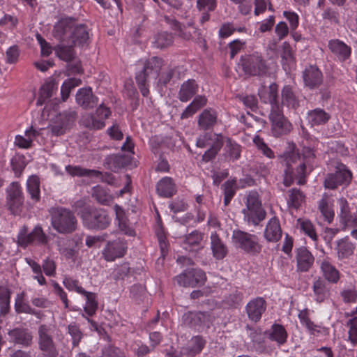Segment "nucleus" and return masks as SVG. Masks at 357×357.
Wrapping results in <instances>:
<instances>
[{"label": "nucleus", "instance_id": "f257e3e1", "mask_svg": "<svg viewBox=\"0 0 357 357\" xmlns=\"http://www.w3.org/2000/svg\"><path fill=\"white\" fill-rule=\"evenodd\" d=\"M54 36L57 39H68L75 46L87 45L90 40L86 26L80 24L73 28L66 21H60L54 26Z\"/></svg>", "mask_w": 357, "mask_h": 357}, {"label": "nucleus", "instance_id": "f03ea898", "mask_svg": "<svg viewBox=\"0 0 357 357\" xmlns=\"http://www.w3.org/2000/svg\"><path fill=\"white\" fill-rule=\"evenodd\" d=\"M49 212L51 225L57 232L66 234L75 231L77 221L71 211L63 207H54L50 208Z\"/></svg>", "mask_w": 357, "mask_h": 357}, {"label": "nucleus", "instance_id": "7ed1b4c3", "mask_svg": "<svg viewBox=\"0 0 357 357\" xmlns=\"http://www.w3.org/2000/svg\"><path fill=\"white\" fill-rule=\"evenodd\" d=\"M243 220L248 225H258L266 216L259 194L250 191L246 196L245 207L242 210Z\"/></svg>", "mask_w": 357, "mask_h": 357}, {"label": "nucleus", "instance_id": "20e7f679", "mask_svg": "<svg viewBox=\"0 0 357 357\" xmlns=\"http://www.w3.org/2000/svg\"><path fill=\"white\" fill-rule=\"evenodd\" d=\"M161 66L162 59L153 56L145 63L143 70L137 73L136 81L143 96L146 97L149 94L148 83L151 79L157 78Z\"/></svg>", "mask_w": 357, "mask_h": 357}, {"label": "nucleus", "instance_id": "39448f33", "mask_svg": "<svg viewBox=\"0 0 357 357\" xmlns=\"http://www.w3.org/2000/svg\"><path fill=\"white\" fill-rule=\"evenodd\" d=\"M37 343L42 357H57L59 351L54 340V329L49 325L41 324L37 329Z\"/></svg>", "mask_w": 357, "mask_h": 357}, {"label": "nucleus", "instance_id": "423d86ee", "mask_svg": "<svg viewBox=\"0 0 357 357\" xmlns=\"http://www.w3.org/2000/svg\"><path fill=\"white\" fill-rule=\"evenodd\" d=\"M82 218L86 227L96 230L105 229L112 221L107 210L101 208H85L82 213Z\"/></svg>", "mask_w": 357, "mask_h": 357}, {"label": "nucleus", "instance_id": "0eeeda50", "mask_svg": "<svg viewBox=\"0 0 357 357\" xmlns=\"http://www.w3.org/2000/svg\"><path fill=\"white\" fill-rule=\"evenodd\" d=\"M232 241L235 246L248 253H259L261 249L259 238L256 235L241 230L233 231Z\"/></svg>", "mask_w": 357, "mask_h": 357}, {"label": "nucleus", "instance_id": "6e6552de", "mask_svg": "<svg viewBox=\"0 0 357 357\" xmlns=\"http://www.w3.org/2000/svg\"><path fill=\"white\" fill-rule=\"evenodd\" d=\"M294 154L298 158L294 159L291 162L297 165L296 176L299 178L298 184L303 185L305 183V177L307 174L312 170L313 164L312 161L314 158V153L310 148H304L302 153V159L295 153H288L286 156Z\"/></svg>", "mask_w": 357, "mask_h": 357}, {"label": "nucleus", "instance_id": "1a4fd4ad", "mask_svg": "<svg viewBox=\"0 0 357 357\" xmlns=\"http://www.w3.org/2000/svg\"><path fill=\"white\" fill-rule=\"evenodd\" d=\"M241 65L245 74L253 76L264 75L268 68L266 61L258 52L243 56Z\"/></svg>", "mask_w": 357, "mask_h": 357}, {"label": "nucleus", "instance_id": "9d476101", "mask_svg": "<svg viewBox=\"0 0 357 357\" xmlns=\"http://www.w3.org/2000/svg\"><path fill=\"white\" fill-rule=\"evenodd\" d=\"M48 237L43 232L40 226H36L33 231L28 233L26 227H22L17 235V243L20 246L25 248L30 244L46 245Z\"/></svg>", "mask_w": 357, "mask_h": 357}, {"label": "nucleus", "instance_id": "9b49d317", "mask_svg": "<svg viewBox=\"0 0 357 357\" xmlns=\"http://www.w3.org/2000/svg\"><path fill=\"white\" fill-rule=\"evenodd\" d=\"M175 281L181 287H191L204 285L206 280V273L199 268H191L184 271L175 277Z\"/></svg>", "mask_w": 357, "mask_h": 357}, {"label": "nucleus", "instance_id": "f8f14e48", "mask_svg": "<svg viewBox=\"0 0 357 357\" xmlns=\"http://www.w3.org/2000/svg\"><path fill=\"white\" fill-rule=\"evenodd\" d=\"M259 95L264 102L271 105L270 120L284 117L282 107L278 100V86L275 84L273 83L269 86L268 92H259Z\"/></svg>", "mask_w": 357, "mask_h": 357}, {"label": "nucleus", "instance_id": "ddd939ff", "mask_svg": "<svg viewBox=\"0 0 357 357\" xmlns=\"http://www.w3.org/2000/svg\"><path fill=\"white\" fill-rule=\"evenodd\" d=\"M77 118V112L69 109L59 114L51 126L52 132L56 135L64 134L74 124Z\"/></svg>", "mask_w": 357, "mask_h": 357}, {"label": "nucleus", "instance_id": "4468645a", "mask_svg": "<svg viewBox=\"0 0 357 357\" xmlns=\"http://www.w3.org/2000/svg\"><path fill=\"white\" fill-rule=\"evenodd\" d=\"M7 335L9 342L12 343L21 345L23 347H29L32 344L33 335L28 328L16 327L8 330Z\"/></svg>", "mask_w": 357, "mask_h": 357}, {"label": "nucleus", "instance_id": "2eb2a0df", "mask_svg": "<svg viewBox=\"0 0 357 357\" xmlns=\"http://www.w3.org/2000/svg\"><path fill=\"white\" fill-rule=\"evenodd\" d=\"M127 249L126 243L120 239L109 241L102 250V256L107 261H113L117 258L122 257Z\"/></svg>", "mask_w": 357, "mask_h": 357}, {"label": "nucleus", "instance_id": "dca6fc26", "mask_svg": "<svg viewBox=\"0 0 357 357\" xmlns=\"http://www.w3.org/2000/svg\"><path fill=\"white\" fill-rule=\"evenodd\" d=\"M185 322L190 327L201 331L209 327L211 318L206 312H189L185 314Z\"/></svg>", "mask_w": 357, "mask_h": 357}, {"label": "nucleus", "instance_id": "f3484780", "mask_svg": "<svg viewBox=\"0 0 357 357\" xmlns=\"http://www.w3.org/2000/svg\"><path fill=\"white\" fill-rule=\"evenodd\" d=\"M328 47L337 61L344 62L350 59L351 47L338 39L328 41Z\"/></svg>", "mask_w": 357, "mask_h": 357}, {"label": "nucleus", "instance_id": "a211bd4d", "mask_svg": "<svg viewBox=\"0 0 357 357\" xmlns=\"http://www.w3.org/2000/svg\"><path fill=\"white\" fill-rule=\"evenodd\" d=\"M266 309V301L261 297H257L251 300L245 307L248 318L255 322H257L261 318Z\"/></svg>", "mask_w": 357, "mask_h": 357}, {"label": "nucleus", "instance_id": "6ab92c4d", "mask_svg": "<svg viewBox=\"0 0 357 357\" xmlns=\"http://www.w3.org/2000/svg\"><path fill=\"white\" fill-rule=\"evenodd\" d=\"M76 102L83 109L93 108L98 104V98L93 94L91 87L79 89L75 97Z\"/></svg>", "mask_w": 357, "mask_h": 357}, {"label": "nucleus", "instance_id": "aec40b11", "mask_svg": "<svg viewBox=\"0 0 357 357\" xmlns=\"http://www.w3.org/2000/svg\"><path fill=\"white\" fill-rule=\"evenodd\" d=\"M297 271L307 272L312 266L314 261L313 255L305 248L301 247L296 250Z\"/></svg>", "mask_w": 357, "mask_h": 357}, {"label": "nucleus", "instance_id": "412c9836", "mask_svg": "<svg viewBox=\"0 0 357 357\" xmlns=\"http://www.w3.org/2000/svg\"><path fill=\"white\" fill-rule=\"evenodd\" d=\"M305 84L310 89L319 86L323 81L321 72L314 66L305 68L303 75Z\"/></svg>", "mask_w": 357, "mask_h": 357}, {"label": "nucleus", "instance_id": "4be33fe9", "mask_svg": "<svg viewBox=\"0 0 357 357\" xmlns=\"http://www.w3.org/2000/svg\"><path fill=\"white\" fill-rule=\"evenodd\" d=\"M319 266L323 276L328 282L336 284L339 281L340 278V271L332 264L328 257L321 260Z\"/></svg>", "mask_w": 357, "mask_h": 357}, {"label": "nucleus", "instance_id": "5701e85b", "mask_svg": "<svg viewBox=\"0 0 357 357\" xmlns=\"http://www.w3.org/2000/svg\"><path fill=\"white\" fill-rule=\"evenodd\" d=\"M317 207L324 220L328 223H331L333 220L335 213L333 211V201L331 197L324 193L321 199L318 202Z\"/></svg>", "mask_w": 357, "mask_h": 357}, {"label": "nucleus", "instance_id": "b1692460", "mask_svg": "<svg viewBox=\"0 0 357 357\" xmlns=\"http://www.w3.org/2000/svg\"><path fill=\"white\" fill-rule=\"evenodd\" d=\"M282 237V229L280 221L275 217L272 218L267 222L264 231V238L268 242H277Z\"/></svg>", "mask_w": 357, "mask_h": 357}, {"label": "nucleus", "instance_id": "393cba45", "mask_svg": "<svg viewBox=\"0 0 357 357\" xmlns=\"http://www.w3.org/2000/svg\"><path fill=\"white\" fill-rule=\"evenodd\" d=\"M206 344V340L200 335L193 336L181 350V353L190 356H195L201 353Z\"/></svg>", "mask_w": 357, "mask_h": 357}, {"label": "nucleus", "instance_id": "a878e982", "mask_svg": "<svg viewBox=\"0 0 357 357\" xmlns=\"http://www.w3.org/2000/svg\"><path fill=\"white\" fill-rule=\"evenodd\" d=\"M335 244L337 257L339 259H347L354 254L355 245L349 241L348 236L336 241Z\"/></svg>", "mask_w": 357, "mask_h": 357}, {"label": "nucleus", "instance_id": "bb28decb", "mask_svg": "<svg viewBox=\"0 0 357 357\" xmlns=\"http://www.w3.org/2000/svg\"><path fill=\"white\" fill-rule=\"evenodd\" d=\"M60 43L55 47L56 56L61 60L70 61L75 57V52L73 45L68 39H59Z\"/></svg>", "mask_w": 357, "mask_h": 357}, {"label": "nucleus", "instance_id": "cd10ccee", "mask_svg": "<svg viewBox=\"0 0 357 357\" xmlns=\"http://www.w3.org/2000/svg\"><path fill=\"white\" fill-rule=\"evenodd\" d=\"M114 209L116 214V220L118 221V225L120 230L124 234L128 235L129 236H135V231L128 223V220L126 217L123 209L118 204L114 205Z\"/></svg>", "mask_w": 357, "mask_h": 357}, {"label": "nucleus", "instance_id": "c85d7f7f", "mask_svg": "<svg viewBox=\"0 0 357 357\" xmlns=\"http://www.w3.org/2000/svg\"><path fill=\"white\" fill-rule=\"evenodd\" d=\"M330 118V114L321 108L310 110L307 114V120L311 126L324 125Z\"/></svg>", "mask_w": 357, "mask_h": 357}, {"label": "nucleus", "instance_id": "c756f323", "mask_svg": "<svg viewBox=\"0 0 357 357\" xmlns=\"http://www.w3.org/2000/svg\"><path fill=\"white\" fill-rule=\"evenodd\" d=\"M198 91V85L194 79L184 82L180 88L178 98L181 102L190 100Z\"/></svg>", "mask_w": 357, "mask_h": 357}, {"label": "nucleus", "instance_id": "7c9ffc66", "mask_svg": "<svg viewBox=\"0 0 357 357\" xmlns=\"http://www.w3.org/2000/svg\"><path fill=\"white\" fill-rule=\"evenodd\" d=\"M156 190L160 197H170L176 192L175 184L170 177H164L156 185Z\"/></svg>", "mask_w": 357, "mask_h": 357}, {"label": "nucleus", "instance_id": "2f4dec72", "mask_svg": "<svg viewBox=\"0 0 357 357\" xmlns=\"http://www.w3.org/2000/svg\"><path fill=\"white\" fill-rule=\"evenodd\" d=\"M298 157L296 156L294 154L290 155L289 156H285L286 169L284 170V177L283 183L286 187H289L293 183L294 178L298 179V181H299L298 176H296L297 167L294 171V164L291 162V161H293L294 159H296Z\"/></svg>", "mask_w": 357, "mask_h": 357}, {"label": "nucleus", "instance_id": "473e14b6", "mask_svg": "<svg viewBox=\"0 0 357 357\" xmlns=\"http://www.w3.org/2000/svg\"><path fill=\"white\" fill-rule=\"evenodd\" d=\"M271 122V132L274 137H278L286 135L291 130V124L285 117L270 120Z\"/></svg>", "mask_w": 357, "mask_h": 357}, {"label": "nucleus", "instance_id": "72a5a7b5", "mask_svg": "<svg viewBox=\"0 0 357 357\" xmlns=\"http://www.w3.org/2000/svg\"><path fill=\"white\" fill-rule=\"evenodd\" d=\"M217 121V113L211 109H204L199 116L198 125L203 130L212 128Z\"/></svg>", "mask_w": 357, "mask_h": 357}, {"label": "nucleus", "instance_id": "f704fd0d", "mask_svg": "<svg viewBox=\"0 0 357 357\" xmlns=\"http://www.w3.org/2000/svg\"><path fill=\"white\" fill-rule=\"evenodd\" d=\"M312 289L314 300L317 303L324 302L330 295V291L326 282L321 279H318L313 282Z\"/></svg>", "mask_w": 357, "mask_h": 357}, {"label": "nucleus", "instance_id": "c9c22d12", "mask_svg": "<svg viewBox=\"0 0 357 357\" xmlns=\"http://www.w3.org/2000/svg\"><path fill=\"white\" fill-rule=\"evenodd\" d=\"M211 246L213 256L217 259H222L226 256L227 248L216 232L211 234Z\"/></svg>", "mask_w": 357, "mask_h": 357}, {"label": "nucleus", "instance_id": "e433bc0d", "mask_svg": "<svg viewBox=\"0 0 357 357\" xmlns=\"http://www.w3.org/2000/svg\"><path fill=\"white\" fill-rule=\"evenodd\" d=\"M26 293L22 291L17 294L15 299V310L17 313H26L33 315H37V312L31 307L29 303L26 301Z\"/></svg>", "mask_w": 357, "mask_h": 357}, {"label": "nucleus", "instance_id": "4c0bfd02", "mask_svg": "<svg viewBox=\"0 0 357 357\" xmlns=\"http://www.w3.org/2000/svg\"><path fill=\"white\" fill-rule=\"evenodd\" d=\"M66 172L71 176H87L90 178L99 177L101 172L94 169L82 168L79 166L67 165L65 167Z\"/></svg>", "mask_w": 357, "mask_h": 357}, {"label": "nucleus", "instance_id": "58836bf2", "mask_svg": "<svg viewBox=\"0 0 357 357\" xmlns=\"http://www.w3.org/2000/svg\"><path fill=\"white\" fill-rule=\"evenodd\" d=\"M56 89L57 86L54 80L46 82L40 88L36 105L38 106L43 105L48 98L53 96Z\"/></svg>", "mask_w": 357, "mask_h": 357}, {"label": "nucleus", "instance_id": "ea45409f", "mask_svg": "<svg viewBox=\"0 0 357 357\" xmlns=\"http://www.w3.org/2000/svg\"><path fill=\"white\" fill-rule=\"evenodd\" d=\"M282 104L288 107L296 109L299 105L297 96L289 86H284L282 91Z\"/></svg>", "mask_w": 357, "mask_h": 357}, {"label": "nucleus", "instance_id": "a19ab883", "mask_svg": "<svg viewBox=\"0 0 357 357\" xmlns=\"http://www.w3.org/2000/svg\"><path fill=\"white\" fill-rule=\"evenodd\" d=\"M86 297V303L84 306V311L89 317L94 315L98 309V300L95 293L86 291L82 294Z\"/></svg>", "mask_w": 357, "mask_h": 357}, {"label": "nucleus", "instance_id": "79ce46f5", "mask_svg": "<svg viewBox=\"0 0 357 357\" xmlns=\"http://www.w3.org/2000/svg\"><path fill=\"white\" fill-rule=\"evenodd\" d=\"M92 196L98 203L105 206L109 205L114 199L113 196L109 195L106 189L100 185L93 188Z\"/></svg>", "mask_w": 357, "mask_h": 357}, {"label": "nucleus", "instance_id": "37998d69", "mask_svg": "<svg viewBox=\"0 0 357 357\" xmlns=\"http://www.w3.org/2000/svg\"><path fill=\"white\" fill-rule=\"evenodd\" d=\"M287 205L289 208L298 209L305 202V196L298 189L293 188L289 190Z\"/></svg>", "mask_w": 357, "mask_h": 357}, {"label": "nucleus", "instance_id": "c03bdc74", "mask_svg": "<svg viewBox=\"0 0 357 357\" xmlns=\"http://www.w3.org/2000/svg\"><path fill=\"white\" fill-rule=\"evenodd\" d=\"M225 156L229 160H236L241 157V147L236 142L229 139L225 146Z\"/></svg>", "mask_w": 357, "mask_h": 357}, {"label": "nucleus", "instance_id": "a18cd8bd", "mask_svg": "<svg viewBox=\"0 0 357 357\" xmlns=\"http://www.w3.org/2000/svg\"><path fill=\"white\" fill-rule=\"evenodd\" d=\"M10 291L3 286H0V315L5 316L10 311Z\"/></svg>", "mask_w": 357, "mask_h": 357}, {"label": "nucleus", "instance_id": "49530a36", "mask_svg": "<svg viewBox=\"0 0 357 357\" xmlns=\"http://www.w3.org/2000/svg\"><path fill=\"white\" fill-rule=\"evenodd\" d=\"M26 188L31 198L35 202L40 199V181L36 176H30L26 181Z\"/></svg>", "mask_w": 357, "mask_h": 357}, {"label": "nucleus", "instance_id": "de8ad7c7", "mask_svg": "<svg viewBox=\"0 0 357 357\" xmlns=\"http://www.w3.org/2000/svg\"><path fill=\"white\" fill-rule=\"evenodd\" d=\"M297 225L299 226L307 236H308L314 242L318 239V236L315 231L314 226L312 222L305 218H299L297 220Z\"/></svg>", "mask_w": 357, "mask_h": 357}, {"label": "nucleus", "instance_id": "09e8293b", "mask_svg": "<svg viewBox=\"0 0 357 357\" xmlns=\"http://www.w3.org/2000/svg\"><path fill=\"white\" fill-rule=\"evenodd\" d=\"M287 338V333L285 328L280 324H273L270 333V339L277 342L279 344H283Z\"/></svg>", "mask_w": 357, "mask_h": 357}, {"label": "nucleus", "instance_id": "8fccbe9b", "mask_svg": "<svg viewBox=\"0 0 357 357\" xmlns=\"http://www.w3.org/2000/svg\"><path fill=\"white\" fill-rule=\"evenodd\" d=\"M181 73L180 68L178 67L169 68L162 73L159 83L165 86L171 81L176 82L181 78Z\"/></svg>", "mask_w": 357, "mask_h": 357}, {"label": "nucleus", "instance_id": "3c124183", "mask_svg": "<svg viewBox=\"0 0 357 357\" xmlns=\"http://www.w3.org/2000/svg\"><path fill=\"white\" fill-rule=\"evenodd\" d=\"M82 123L86 128L91 130H100L105 126V122L102 119H96L92 114L84 116Z\"/></svg>", "mask_w": 357, "mask_h": 357}, {"label": "nucleus", "instance_id": "603ef678", "mask_svg": "<svg viewBox=\"0 0 357 357\" xmlns=\"http://www.w3.org/2000/svg\"><path fill=\"white\" fill-rule=\"evenodd\" d=\"M172 43V36L166 31L160 32L156 34L153 41L154 46L160 49L169 46Z\"/></svg>", "mask_w": 357, "mask_h": 357}, {"label": "nucleus", "instance_id": "864d4df0", "mask_svg": "<svg viewBox=\"0 0 357 357\" xmlns=\"http://www.w3.org/2000/svg\"><path fill=\"white\" fill-rule=\"evenodd\" d=\"M308 333L317 337H324L329 335V328L320 324H316L313 321L305 327Z\"/></svg>", "mask_w": 357, "mask_h": 357}, {"label": "nucleus", "instance_id": "5fc2aeb1", "mask_svg": "<svg viewBox=\"0 0 357 357\" xmlns=\"http://www.w3.org/2000/svg\"><path fill=\"white\" fill-rule=\"evenodd\" d=\"M333 174L342 184L349 183L351 180V172L343 164L337 165V170Z\"/></svg>", "mask_w": 357, "mask_h": 357}, {"label": "nucleus", "instance_id": "6e6d98bb", "mask_svg": "<svg viewBox=\"0 0 357 357\" xmlns=\"http://www.w3.org/2000/svg\"><path fill=\"white\" fill-rule=\"evenodd\" d=\"M253 142L258 150L260 151L266 157L269 159L275 158L274 152L268 146L264 139L259 136H255L253 139Z\"/></svg>", "mask_w": 357, "mask_h": 357}, {"label": "nucleus", "instance_id": "4d7b16f0", "mask_svg": "<svg viewBox=\"0 0 357 357\" xmlns=\"http://www.w3.org/2000/svg\"><path fill=\"white\" fill-rule=\"evenodd\" d=\"M337 203L340 207L339 216L342 222L344 223L351 215V207L347 200L344 197L340 198L337 201Z\"/></svg>", "mask_w": 357, "mask_h": 357}, {"label": "nucleus", "instance_id": "13d9d810", "mask_svg": "<svg viewBox=\"0 0 357 357\" xmlns=\"http://www.w3.org/2000/svg\"><path fill=\"white\" fill-rule=\"evenodd\" d=\"M203 238L202 233L194 231L185 236L184 241H183V248L185 250L188 249V247L197 245L200 243Z\"/></svg>", "mask_w": 357, "mask_h": 357}, {"label": "nucleus", "instance_id": "bf43d9fd", "mask_svg": "<svg viewBox=\"0 0 357 357\" xmlns=\"http://www.w3.org/2000/svg\"><path fill=\"white\" fill-rule=\"evenodd\" d=\"M63 284L69 291H75L81 295L86 293V290L79 284V281L72 278L66 276L63 278Z\"/></svg>", "mask_w": 357, "mask_h": 357}, {"label": "nucleus", "instance_id": "052dcab7", "mask_svg": "<svg viewBox=\"0 0 357 357\" xmlns=\"http://www.w3.org/2000/svg\"><path fill=\"white\" fill-rule=\"evenodd\" d=\"M340 294L345 303L356 302L357 290L354 287L344 289Z\"/></svg>", "mask_w": 357, "mask_h": 357}, {"label": "nucleus", "instance_id": "680f3d73", "mask_svg": "<svg viewBox=\"0 0 357 357\" xmlns=\"http://www.w3.org/2000/svg\"><path fill=\"white\" fill-rule=\"evenodd\" d=\"M22 198V189L17 182H13L7 189L6 199Z\"/></svg>", "mask_w": 357, "mask_h": 357}, {"label": "nucleus", "instance_id": "e2e57ef3", "mask_svg": "<svg viewBox=\"0 0 357 357\" xmlns=\"http://www.w3.org/2000/svg\"><path fill=\"white\" fill-rule=\"evenodd\" d=\"M6 203L10 212L14 215H17L19 214L21 211L23 204V197L15 198V199H6Z\"/></svg>", "mask_w": 357, "mask_h": 357}, {"label": "nucleus", "instance_id": "0e129e2a", "mask_svg": "<svg viewBox=\"0 0 357 357\" xmlns=\"http://www.w3.org/2000/svg\"><path fill=\"white\" fill-rule=\"evenodd\" d=\"M130 272V266L128 263H124L117 266L113 272V278L115 280L123 279L128 275Z\"/></svg>", "mask_w": 357, "mask_h": 357}, {"label": "nucleus", "instance_id": "69168bd1", "mask_svg": "<svg viewBox=\"0 0 357 357\" xmlns=\"http://www.w3.org/2000/svg\"><path fill=\"white\" fill-rule=\"evenodd\" d=\"M282 62L283 68L286 70L287 66H290L294 62V57L289 46H284L282 54Z\"/></svg>", "mask_w": 357, "mask_h": 357}, {"label": "nucleus", "instance_id": "338daca9", "mask_svg": "<svg viewBox=\"0 0 357 357\" xmlns=\"http://www.w3.org/2000/svg\"><path fill=\"white\" fill-rule=\"evenodd\" d=\"M221 146L222 144L220 142H217L214 143L211 147L204 153L202 156V160L205 162H208L213 159L220 150Z\"/></svg>", "mask_w": 357, "mask_h": 357}, {"label": "nucleus", "instance_id": "774afa93", "mask_svg": "<svg viewBox=\"0 0 357 357\" xmlns=\"http://www.w3.org/2000/svg\"><path fill=\"white\" fill-rule=\"evenodd\" d=\"M43 269L47 276H54L56 272V264L50 258H46L42 264Z\"/></svg>", "mask_w": 357, "mask_h": 357}]
</instances>
